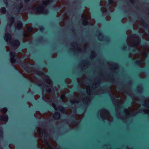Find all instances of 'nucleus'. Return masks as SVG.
Segmentation results:
<instances>
[{"instance_id":"1","label":"nucleus","mask_w":149,"mask_h":149,"mask_svg":"<svg viewBox=\"0 0 149 149\" xmlns=\"http://www.w3.org/2000/svg\"><path fill=\"white\" fill-rule=\"evenodd\" d=\"M8 120V117L7 116H3L0 119V120L2 121L1 123L2 124H4L5 123L6 121H7Z\"/></svg>"},{"instance_id":"2","label":"nucleus","mask_w":149,"mask_h":149,"mask_svg":"<svg viewBox=\"0 0 149 149\" xmlns=\"http://www.w3.org/2000/svg\"><path fill=\"white\" fill-rule=\"evenodd\" d=\"M11 37L10 34H6L5 35V37H4V39L5 40L8 42H9L10 44V40L11 39Z\"/></svg>"},{"instance_id":"3","label":"nucleus","mask_w":149,"mask_h":149,"mask_svg":"<svg viewBox=\"0 0 149 149\" xmlns=\"http://www.w3.org/2000/svg\"><path fill=\"white\" fill-rule=\"evenodd\" d=\"M20 43L19 41L17 40H14V41L11 44V45H12L13 46L15 47V48L19 46V45Z\"/></svg>"},{"instance_id":"4","label":"nucleus","mask_w":149,"mask_h":149,"mask_svg":"<svg viewBox=\"0 0 149 149\" xmlns=\"http://www.w3.org/2000/svg\"><path fill=\"white\" fill-rule=\"evenodd\" d=\"M10 54L11 56V61L12 63H14L15 61V59L13 58V57L15 56V53L11 52H10Z\"/></svg>"},{"instance_id":"5","label":"nucleus","mask_w":149,"mask_h":149,"mask_svg":"<svg viewBox=\"0 0 149 149\" xmlns=\"http://www.w3.org/2000/svg\"><path fill=\"white\" fill-rule=\"evenodd\" d=\"M54 117L56 119H57L59 118L60 115L58 113H55L54 115Z\"/></svg>"},{"instance_id":"6","label":"nucleus","mask_w":149,"mask_h":149,"mask_svg":"<svg viewBox=\"0 0 149 149\" xmlns=\"http://www.w3.org/2000/svg\"><path fill=\"white\" fill-rule=\"evenodd\" d=\"M22 27V22H18L17 24V28L18 29H20Z\"/></svg>"},{"instance_id":"7","label":"nucleus","mask_w":149,"mask_h":149,"mask_svg":"<svg viewBox=\"0 0 149 149\" xmlns=\"http://www.w3.org/2000/svg\"><path fill=\"white\" fill-rule=\"evenodd\" d=\"M37 11L38 13H41L43 11V9L42 7H38L37 8Z\"/></svg>"},{"instance_id":"8","label":"nucleus","mask_w":149,"mask_h":149,"mask_svg":"<svg viewBox=\"0 0 149 149\" xmlns=\"http://www.w3.org/2000/svg\"><path fill=\"white\" fill-rule=\"evenodd\" d=\"M46 1H45L43 2V3L44 5L47 4L49 2H50L51 0H46Z\"/></svg>"},{"instance_id":"9","label":"nucleus","mask_w":149,"mask_h":149,"mask_svg":"<svg viewBox=\"0 0 149 149\" xmlns=\"http://www.w3.org/2000/svg\"><path fill=\"white\" fill-rule=\"evenodd\" d=\"M46 82L48 84H51V80L49 78H48L46 80Z\"/></svg>"},{"instance_id":"10","label":"nucleus","mask_w":149,"mask_h":149,"mask_svg":"<svg viewBox=\"0 0 149 149\" xmlns=\"http://www.w3.org/2000/svg\"><path fill=\"white\" fill-rule=\"evenodd\" d=\"M1 12L4 13H5L6 11V9L4 8H2L1 9Z\"/></svg>"},{"instance_id":"11","label":"nucleus","mask_w":149,"mask_h":149,"mask_svg":"<svg viewBox=\"0 0 149 149\" xmlns=\"http://www.w3.org/2000/svg\"><path fill=\"white\" fill-rule=\"evenodd\" d=\"M58 109L61 111H63L64 110V108L62 107H59L58 108Z\"/></svg>"},{"instance_id":"12","label":"nucleus","mask_w":149,"mask_h":149,"mask_svg":"<svg viewBox=\"0 0 149 149\" xmlns=\"http://www.w3.org/2000/svg\"><path fill=\"white\" fill-rule=\"evenodd\" d=\"M32 29L31 27H29L27 28V31L29 32H31Z\"/></svg>"},{"instance_id":"13","label":"nucleus","mask_w":149,"mask_h":149,"mask_svg":"<svg viewBox=\"0 0 149 149\" xmlns=\"http://www.w3.org/2000/svg\"><path fill=\"white\" fill-rule=\"evenodd\" d=\"M52 106L55 109L57 110V108L56 107L55 104L54 103L52 104Z\"/></svg>"},{"instance_id":"14","label":"nucleus","mask_w":149,"mask_h":149,"mask_svg":"<svg viewBox=\"0 0 149 149\" xmlns=\"http://www.w3.org/2000/svg\"><path fill=\"white\" fill-rule=\"evenodd\" d=\"M7 111V109L6 108H3V111L4 112H6Z\"/></svg>"},{"instance_id":"15","label":"nucleus","mask_w":149,"mask_h":149,"mask_svg":"<svg viewBox=\"0 0 149 149\" xmlns=\"http://www.w3.org/2000/svg\"><path fill=\"white\" fill-rule=\"evenodd\" d=\"M87 23H88V22L87 21H84L83 22V24L84 25H86L87 24Z\"/></svg>"},{"instance_id":"16","label":"nucleus","mask_w":149,"mask_h":149,"mask_svg":"<svg viewBox=\"0 0 149 149\" xmlns=\"http://www.w3.org/2000/svg\"><path fill=\"white\" fill-rule=\"evenodd\" d=\"M125 113L127 114H128L129 113V111H127V109L125 110Z\"/></svg>"},{"instance_id":"17","label":"nucleus","mask_w":149,"mask_h":149,"mask_svg":"<svg viewBox=\"0 0 149 149\" xmlns=\"http://www.w3.org/2000/svg\"><path fill=\"white\" fill-rule=\"evenodd\" d=\"M144 112L146 113H149V110H145Z\"/></svg>"},{"instance_id":"18","label":"nucleus","mask_w":149,"mask_h":149,"mask_svg":"<svg viewBox=\"0 0 149 149\" xmlns=\"http://www.w3.org/2000/svg\"><path fill=\"white\" fill-rule=\"evenodd\" d=\"M65 97V96L64 95H62L61 96V98L63 99Z\"/></svg>"},{"instance_id":"19","label":"nucleus","mask_w":149,"mask_h":149,"mask_svg":"<svg viewBox=\"0 0 149 149\" xmlns=\"http://www.w3.org/2000/svg\"><path fill=\"white\" fill-rule=\"evenodd\" d=\"M82 17L83 19H87V17L86 16H84V17H83V16Z\"/></svg>"},{"instance_id":"20","label":"nucleus","mask_w":149,"mask_h":149,"mask_svg":"<svg viewBox=\"0 0 149 149\" xmlns=\"http://www.w3.org/2000/svg\"><path fill=\"white\" fill-rule=\"evenodd\" d=\"M109 2L110 3H112V1L111 0H109Z\"/></svg>"},{"instance_id":"21","label":"nucleus","mask_w":149,"mask_h":149,"mask_svg":"<svg viewBox=\"0 0 149 149\" xmlns=\"http://www.w3.org/2000/svg\"><path fill=\"white\" fill-rule=\"evenodd\" d=\"M25 0V1L26 2H28V1H30V0Z\"/></svg>"},{"instance_id":"22","label":"nucleus","mask_w":149,"mask_h":149,"mask_svg":"<svg viewBox=\"0 0 149 149\" xmlns=\"http://www.w3.org/2000/svg\"><path fill=\"white\" fill-rule=\"evenodd\" d=\"M71 102H72V103H75V102H72V101H71Z\"/></svg>"},{"instance_id":"23","label":"nucleus","mask_w":149,"mask_h":149,"mask_svg":"<svg viewBox=\"0 0 149 149\" xmlns=\"http://www.w3.org/2000/svg\"><path fill=\"white\" fill-rule=\"evenodd\" d=\"M48 91V92H50V91Z\"/></svg>"}]
</instances>
